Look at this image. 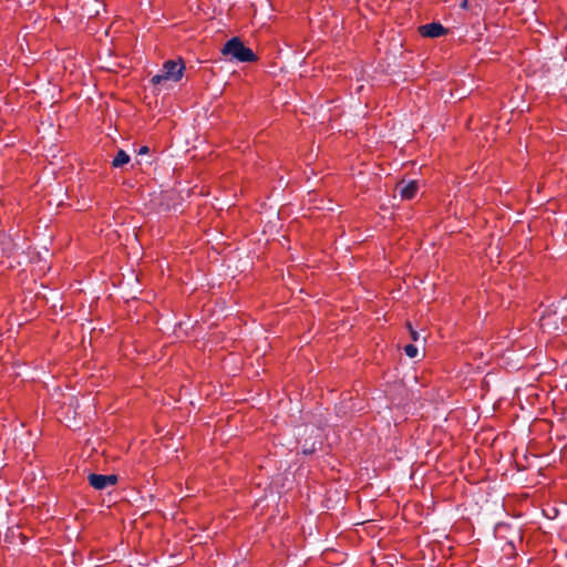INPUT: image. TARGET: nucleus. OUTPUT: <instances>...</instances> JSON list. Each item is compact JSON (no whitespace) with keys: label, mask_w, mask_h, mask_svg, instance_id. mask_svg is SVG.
<instances>
[{"label":"nucleus","mask_w":567,"mask_h":567,"mask_svg":"<svg viewBox=\"0 0 567 567\" xmlns=\"http://www.w3.org/2000/svg\"><path fill=\"white\" fill-rule=\"evenodd\" d=\"M150 151V148L147 146H142L140 147L138 150V155H144V154H147Z\"/></svg>","instance_id":"obj_9"},{"label":"nucleus","mask_w":567,"mask_h":567,"mask_svg":"<svg viewBox=\"0 0 567 567\" xmlns=\"http://www.w3.org/2000/svg\"><path fill=\"white\" fill-rule=\"evenodd\" d=\"M400 194L403 199H412L415 197L417 193V184L416 182L412 181L406 184H400L399 185Z\"/></svg>","instance_id":"obj_5"},{"label":"nucleus","mask_w":567,"mask_h":567,"mask_svg":"<svg viewBox=\"0 0 567 567\" xmlns=\"http://www.w3.org/2000/svg\"><path fill=\"white\" fill-rule=\"evenodd\" d=\"M419 32L422 37L425 38H439L443 35L446 32V30L441 23L432 22L421 25L419 28Z\"/></svg>","instance_id":"obj_4"},{"label":"nucleus","mask_w":567,"mask_h":567,"mask_svg":"<svg viewBox=\"0 0 567 567\" xmlns=\"http://www.w3.org/2000/svg\"><path fill=\"white\" fill-rule=\"evenodd\" d=\"M462 7H463V8H466V7H467V0H464V1H463Z\"/></svg>","instance_id":"obj_10"},{"label":"nucleus","mask_w":567,"mask_h":567,"mask_svg":"<svg viewBox=\"0 0 567 567\" xmlns=\"http://www.w3.org/2000/svg\"><path fill=\"white\" fill-rule=\"evenodd\" d=\"M185 65L182 60H168L163 64V70L161 73L155 74L151 82L154 85L161 84L165 81L177 82L183 78Z\"/></svg>","instance_id":"obj_2"},{"label":"nucleus","mask_w":567,"mask_h":567,"mask_svg":"<svg viewBox=\"0 0 567 567\" xmlns=\"http://www.w3.org/2000/svg\"><path fill=\"white\" fill-rule=\"evenodd\" d=\"M221 53L238 62H254L257 60V55L254 51L245 47L241 40L236 37L225 43Z\"/></svg>","instance_id":"obj_1"},{"label":"nucleus","mask_w":567,"mask_h":567,"mask_svg":"<svg viewBox=\"0 0 567 567\" xmlns=\"http://www.w3.org/2000/svg\"><path fill=\"white\" fill-rule=\"evenodd\" d=\"M545 320H546V318H543V322H542L543 327L545 326Z\"/></svg>","instance_id":"obj_11"},{"label":"nucleus","mask_w":567,"mask_h":567,"mask_svg":"<svg viewBox=\"0 0 567 567\" xmlns=\"http://www.w3.org/2000/svg\"><path fill=\"white\" fill-rule=\"evenodd\" d=\"M404 352L409 358H415L417 355V348L414 344H406Z\"/></svg>","instance_id":"obj_7"},{"label":"nucleus","mask_w":567,"mask_h":567,"mask_svg":"<svg viewBox=\"0 0 567 567\" xmlns=\"http://www.w3.org/2000/svg\"><path fill=\"white\" fill-rule=\"evenodd\" d=\"M128 162H130V155L125 151L120 150L117 152V154L115 155V157L113 158L112 165L114 167H121L124 164H127Z\"/></svg>","instance_id":"obj_6"},{"label":"nucleus","mask_w":567,"mask_h":567,"mask_svg":"<svg viewBox=\"0 0 567 567\" xmlns=\"http://www.w3.org/2000/svg\"><path fill=\"white\" fill-rule=\"evenodd\" d=\"M117 482L116 475L90 474L89 483L95 489L102 491L107 486L115 485Z\"/></svg>","instance_id":"obj_3"},{"label":"nucleus","mask_w":567,"mask_h":567,"mask_svg":"<svg viewBox=\"0 0 567 567\" xmlns=\"http://www.w3.org/2000/svg\"><path fill=\"white\" fill-rule=\"evenodd\" d=\"M410 328V332H411V338L414 340V341H417L419 340V333L412 329L411 326H409Z\"/></svg>","instance_id":"obj_8"}]
</instances>
